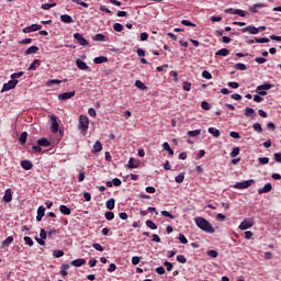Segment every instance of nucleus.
I'll return each mask as SVG.
<instances>
[{
  "mask_svg": "<svg viewBox=\"0 0 281 281\" xmlns=\"http://www.w3.org/2000/svg\"><path fill=\"white\" fill-rule=\"evenodd\" d=\"M139 260H142V258H139V257H133V258H132V265H134V266L139 265Z\"/></svg>",
  "mask_w": 281,
  "mask_h": 281,
  "instance_id": "nucleus-63",
  "label": "nucleus"
},
{
  "mask_svg": "<svg viewBox=\"0 0 281 281\" xmlns=\"http://www.w3.org/2000/svg\"><path fill=\"white\" fill-rule=\"evenodd\" d=\"M74 38L77 40V42L83 47H87V45H89V42L87 41V38L82 37L80 33H75Z\"/></svg>",
  "mask_w": 281,
  "mask_h": 281,
  "instance_id": "nucleus-8",
  "label": "nucleus"
},
{
  "mask_svg": "<svg viewBox=\"0 0 281 281\" xmlns=\"http://www.w3.org/2000/svg\"><path fill=\"white\" fill-rule=\"evenodd\" d=\"M164 265H165L167 271H171L172 269H175V266H172V263L169 261H165Z\"/></svg>",
  "mask_w": 281,
  "mask_h": 281,
  "instance_id": "nucleus-58",
  "label": "nucleus"
},
{
  "mask_svg": "<svg viewBox=\"0 0 281 281\" xmlns=\"http://www.w3.org/2000/svg\"><path fill=\"white\" fill-rule=\"evenodd\" d=\"M27 142V132H23L20 136V143L25 144Z\"/></svg>",
  "mask_w": 281,
  "mask_h": 281,
  "instance_id": "nucleus-46",
  "label": "nucleus"
},
{
  "mask_svg": "<svg viewBox=\"0 0 281 281\" xmlns=\"http://www.w3.org/2000/svg\"><path fill=\"white\" fill-rule=\"evenodd\" d=\"M254 183V180H244L241 182H236L234 184L235 190H247V188H250V186Z\"/></svg>",
  "mask_w": 281,
  "mask_h": 281,
  "instance_id": "nucleus-3",
  "label": "nucleus"
},
{
  "mask_svg": "<svg viewBox=\"0 0 281 281\" xmlns=\"http://www.w3.org/2000/svg\"><path fill=\"white\" fill-rule=\"evenodd\" d=\"M102 150V143L100 140H97L92 147V153H100Z\"/></svg>",
  "mask_w": 281,
  "mask_h": 281,
  "instance_id": "nucleus-22",
  "label": "nucleus"
},
{
  "mask_svg": "<svg viewBox=\"0 0 281 281\" xmlns=\"http://www.w3.org/2000/svg\"><path fill=\"white\" fill-rule=\"evenodd\" d=\"M94 63L97 65H102V63H109V58H106L104 56L95 57L94 58Z\"/></svg>",
  "mask_w": 281,
  "mask_h": 281,
  "instance_id": "nucleus-28",
  "label": "nucleus"
},
{
  "mask_svg": "<svg viewBox=\"0 0 281 281\" xmlns=\"http://www.w3.org/2000/svg\"><path fill=\"white\" fill-rule=\"evenodd\" d=\"M235 69H237L238 71H246L247 66L245 64L238 63L235 65Z\"/></svg>",
  "mask_w": 281,
  "mask_h": 281,
  "instance_id": "nucleus-36",
  "label": "nucleus"
},
{
  "mask_svg": "<svg viewBox=\"0 0 281 281\" xmlns=\"http://www.w3.org/2000/svg\"><path fill=\"white\" fill-rule=\"evenodd\" d=\"M135 87H137V89H140L142 91H145V89H147L146 85L140 80L135 81Z\"/></svg>",
  "mask_w": 281,
  "mask_h": 281,
  "instance_id": "nucleus-34",
  "label": "nucleus"
},
{
  "mask_svg": "<svg viewBox=\"0 0 281 281\" xmlns=\"http://www.w3.org/2000/svg\"><path fill=\"white\" fill-rule=\"evenodd\" d=\"M187 135H188L189 137H199V135H201V130L189 131V132L187 133Z\"/></svg>",
  "mask_w": 281,
  "mask_h": 281,
  "instance_id": "nucleus-33",
  "label": "nucleus"
},
{
  "mask_svg": "<svg viewBox=\"0 0 281 281\" xmlns=\"http://www.w3.org/2000/svg\"><path fill=\"white\" fill-rule=\"evenodd\" d=\"M228 87H231V89H238V87H240V85L236 81H231V82H228Z\"/></svg>",
  "mask_w": 281,
  "mask_h": 281,
  "instance_id": "nucleus-59",
  "label": "nucleus"
},
{
  "mask_svg": "<svg viewBox=\"0 0 281 281\" xmlns=\"http://www.w3.org/2000/svg\"><path fill=\"white\" fill-rule=\"evenodd\" d=\"M78 128L79 131L83 132L89 131V117H87L86 115H80Z\"/></svg>",
  "mask_w": 281,
  "mask_h": 281,
  "instance_id": "nucleus-2",
  "label": "nucleus"
},
{
  "mask_svg": "<svg viewBox=\"0 0 281 281\" xmlns=\"http://www.w3.org/2000/svg\"><path fill=\"white\" fill-rule=\"evenodd\" d=\"M201 109H203L204 111H210V109H212V106L207 103V101H202Z\"/></svg>",
  "mask_w": 281,
  "mask_h": 281,
  "instance_id": "nucleus-44",
  "label": "nucleus"
},
{
  "mask_svg": "<svg viewBox=\"0 0 281 281\" xmlns=\"http://www.w3.org/2000/svg\"><path fill=\"white\" fill-rule=\"evenodd\" d=\"M105 218L106 221H113L115 218V214L111 211L105 212Z\"/></svg>",
  "mask_w": 281,
  "mask_h": 281,
  "instance_id": "nucleus-45",
  "label": "nucleus"
},
{
  "mask_svg": "<svg viewBox=\"0 0 281 281\" xmlns=\"http://www.w3.org/2000/svg\"><path fill=\"white\" fill-rule=\"evenodd\" d=\"M93 41L104 42V41H106V36H104L103 34H97L93 36Z\"/></svg>",
  "mask_w": 281,
  "mask_h": 281,
  "instance_id": "nucleus-35",
  "label": "nucleus"
},
{
  "mask_svg": "<svg viewBox=\"0 0 281 281\" xmlns=\"http://www.w3.org/2000/svg\"><path fill=\"white\" fill-rule=\"evenodd\" d=\"M2 201H4L5 203H10L12 201V190L11 189L5 190Z\"/></svg>",
  "mask_w": 281,
  "mask_h": 281,
  "instance_id": "nucleus-15",
  "label": "nucleus"
},
{
  "mask_svg": "<svg viewBox=\"0 0 281 281\" xmlns=\"http://www.w3.org/2000/svg\"><path fill=\"white\" fill-rule=\"evenodd\" d=\"M76 95V91H70V92H64L58 94V100L65 101V100H71Z\"/></svg>",
  "mask_w": 281,
  "mask_h": 281,
  "instance_id": "nucleus-9",
  "label": "nucleus"
},
{
  "mask_svg": "<svg viewBox=\"0 0 281 281\" xmlns=\"http://www.w3.org/2000/svg\"><path fill=\"white\" fill-rule=\"evenodd\" d=\"M269 89H273V85L263 83V85L257 87V91H258L259 95H267V91H269Z\"/></svg>",
  "mask_w": 281,
  "mask_h": 281,
  "instance_id": "nucleus-5",
  "label": "nucleus"
},
{
  "mask_svg": "<svg viewBox=\"0 0 281 281\" xmlns=\"http://www.w3.org/2000/svg\"><path fill=\"white\" fill-rule=\"evenodd\" d=\"M258 8H265L263 3H256L252 7L249 8V11L252 12V14H257Z\"/></svg>",
  "mask_w": 281,
  "mask_h": 281,
  "instance_id": "nucleus-23",
  "label": "nucleus"
},
{
  "mask_svg": "<svg viewBox=\"0 0 281 281\" xmlns=\"http://www.w3.org/2000/svg\"><path fill=\"white\" fill-rule=\"evenodd\" d=\"M186 179V176L183 173L178 175L175 178L176 183H183V180Z\"/></svg>",
  "mask_w": 281,
  "mask_h": 281,
  "instance_id": "nucleus-39",
  "label": "nucleus"
},
{
  "mask_svg": "<svg viewBox=\"0 0 281 281\" xmlns=\"http://www.w3.org/2000/svg\"><path fill=\"white\" fill-rule=\"evenodd\" d=\"M50 122H52V133H58V120L56 119V115L50 116Z\"/></svg>",
  "mask_w": 281,
  "mask_h": 281,
  "instance_id": "nucleus-10",
  "label": "nucleus"
},
{
  "mask_svg": "<svg viewBox=\"0 0 281 281\" xmlns=\"http://www.w3.org/2000/svg\"><path fill=\"white\" fill-rule=\"evenodd\" d=\"M24 241L29 247H32L34 245V240H32V237L25 236Z\"/></svg>",
  "mask_w": 281,
  "mask_h": 281,
  "instance_id": "nucleus-54",
  "label": "nucleus"
},
{
  "mask_svg": "<svg viewBox=\"0 0 281 281\" xmlns=\"http://www.w3.org/2000/svg\"><path fill=\"white\" fill-rule=\"evenodd\" d=\"M76 65L81 71H87V69H89V66L82 59H77Z\"/></svg>",
  "mask_w": 281,
  "mask_h": 281,
  "instance_id": "nucleus-14",
  "label": "nucleus"
},
{
  "mask_svg": "<svg viewBox=\"0 0 281 281\" xmlns=\"http://www.w3.org/2000/svg\"><path fill=\"white\" fill-rule=\"evenodd\" d=\"M38 30H43V25L41 24H32L31 26H26L23 29L24 34H30V32H38Z\"/></svg>",
  "mask_w": 281,
  "mask_h": 281,
  "instance_id": "nucleus-7",
  "label": "nucleus"
},
{
  "mask_svg": "<svg viewBox=\"0 0 281 281\" xmlns=\"http://www.w3.org/2000/svg\"><path fill=\"white\" fill-rule=\"evenodd\" d=\"M229 136L233 137V139H240V134L238 132H231Z\"/></svg>",
  "mask_w": 281,
  "mask_h": 281,
  "instance_id": "nucleus-60",
  "label": "nucleus"
},
{
  "mask_svg": "<svg viewBox=\"0 0 281 281\" xmlns=\"http://www.w3.org/2000/svg\"><path fill=\"white\" fill-rule=\"evenodd\" d=\"M128 167L130 168H137V161L135 160V158H130Z\"/></svg>",
  "mask_w": 281,
  "mask_h": 281,
  "instance_id": "nucleus-49",
  "label": "nucleus"
},
{
  "mask_svg": "<svg viewBox=\"0 0 281 281\" xmlns=\"http://www.w3.org/2000/svg\"><path fill=\"white\" fill-rule=\"evenodd\" d=\"M215 56H229V49L222 48L215 53Z\"/></svg>",
  "mask_w": 281,
  "mask_h": 281,
  "instance_id": "nucleus-29",
  "label": "nucleus"
},
{
  "mask_svg": "<svg viewBox=\"0 0 281 281\" xmlns=\"http://www.w3.org/2000/svg\"><path fill=\"white\" fill-rule=\"evenodd\" d=\"M245 115L246 117H251L254 120V117H256V110L252 108H246Z\"/></svg>",
  "mask_w": 281,
  "mask_h": 281,
  "instance_id": "nucleus-21",
  "label": "nucleus"
},
{
  "mask_svg": "<svg viewBox=\"0 0 281 281\" xmlns=\"http://www.w3.org/2000/svg\"><path fill=\"white\" fill-rule=\"evenodd\" d=\"M177 261H178V262H181V265H186V262H187L188 260L186 259V256H183V255H178V256H177Z\"/></svg>",
  "mask_w": 281,
  "mask_h": 281,
  "instance_id": "nucleus-50",
  "label": "nucleus"
},
{
  "mask_svg": "<svg viewBox=\"0 0 281 281\" xmlns=\"http://www.w3.org/2000/svg\"><path fill=\"white\" fill-rule=\"evenodd\" d=\"M23 76V71L15 72L11 75L12 80H16V78H21Z\"/></svg>",
  "mask_w": 281,
  "mask_h": 281,
  "instance_id": "nucleus-62",
  "label": "nucleus"
},
{
  "mask_svg": "<svg viewBox=\"0 0 281 281\" xmlns=\"http://www.w3.org/2000/svg\"><path fill=\"white\" fill-rule=\"evenodd\" d=\"M92 247L97 251H104V247H102V245H100V244H93Z\"/></svg>",
  "mask_w": 281,
  "mask_h": 281,
  "instance_id": "nucleus-61",
  "label": "nucleus"
},
{
  "mask_svg": "<svg viewBox=\"0 0 281 281\" xmlns=\"http://www.w3.org/2000/svg\"><path fill=\"white\" fill-rule=\"evenodd\" d=\"M252 128L256 131V133H262V125H260V123H255Z\"/></svg>",
  "mask_w": 281,
  "mask_h": 281,
  "instance_id": "nucleus-43",
  "label": "nucleus"
},
{
  "mask_svg": "<svg viewBox=\"0 0 281 281\" xmlns=\"http://www.w3.org/2000/svg\"><path fill=\"white\" fill-rule=\"evenodd\" d=\"M195 225L196 227H199L200 229H202V232H205L206 234H214V232H216L213 227L212 224H210L207 222V220L203 218V217H195Z\"/></svg>",
  "mask_w": 281,
  "mask_h": 281,
  "instance_id": "nucleus-1",
  "label": "nucleus"
},
{
  "mask_svg": "<svg viewBox=\"0 0 281 281\" xmlns=\"http://www.w3.org/2000/svg\"><path fill=\"white\" fill-rule=\"evenodd\" d=\"M272 189L273 187L271 186V183H266L262 188L258 189V193L267 194V192H271Z\"/></svg>",
  "mask_w": 281,
  "mask_h": 281,
  "instance_id": "nucleus-12",
  "label": "nucleus"
},
{
  "mask_svg": "<svg viewBox=\"0 0 281 281\" xmlns=\"http://www.w3.org/2000/svg\"><path fill=\"white\" fill-rule=\"evenodd\" d=\"M108 210H115V199H110L105 203Z\"/></svg>",
  "mask_w": 281,
  "mask_h": 281,
  "instance_id": "nucleus-32",
  "label": "nucleus"
},
{
  "mask_svg": "<svg viewBox=\"0 0 281 281\" xmlns=\"http://www.w3.org/2000/svg\"><path fill=\"white\" fill-rule=\"evenodd\" d=\"M258 161H259V164H260L261 166H266V164H269V158H267V157H260V158L258 159Z\"/></svg>",
  "mask_w": 281,
  "mask_h": 281,
  "instance_id": "nucleus-56",
  "label": "nucleus"
},
{
  "mask_svg": "<svg viewBox=\"0 0 281 281\" xmlns=\"http://www.w3.org/2000/svg\"><path fill=\"white\" fill-rule=\"evenodd\" d=\"M53 256L55 258H63V256H65V252L63 250H55Z\"/></svg>",
  "mask_w": 281,
  "mask_h": 281,
  "instance_id": "nucleus-55",
  "label": "nucleus"
},
{
  "mask_svg": "<svg viewBox=\"0 0 281 281\" xmlns=\"http://www.w3.org/2000/svg\"><path fill=\"white\" fill-rule=\"evenodd\" d=\"M72 267H82V265H87V260L85 259H75L70 262Z\"/></svg>",
  "mask_w": 281,
  "mask_h": 281,
  "instance_id": "nucleus-19",
  "label": "nucleus"
},
{
  "mask_svg": "<svg viewBox=\"0 0 281 281\" xmlns=\"http://www.w3.org/2000/svg\"><path fill=\"white\" fill-rule=\"evenodd\" d=\"M16 85H19V80L16 79H12L9 82L4 83L2 89H1V93H5V91H10L12 89H14V87H16Z\"/></svg>",
  "mask_w": 281,
  "mask_h": 281,
  "instance_id": "nucleus-4",
  "label": "nucleus"
},
{
  "mask_svg": "<svg viewBox=\"0 0 281 281\" xmlns=\"http://www.w3.org/2000/svg\"><path fill=\"white\" fill-rule=\"evenodd\" d=\"M209 133H210V135H213V137H221V131H218L214 127H210Z\"/></svg>",
  "mask_w": 281,
  "mask_h": 281,
  "instance_id": "nucleus-30",
  "label": "nucleus"
},
{
  "mask_svg": "<svg viewBox=\"0 0 281 281\" xmlns=\"http://www.w3.org/2000/svg\"><path fill=\"white\" fill-rule=\"evenodd\" d=\"M12 243H14V237H13V236H9V237H7V238L2 241V246H3V247H10V245H12Z\"/></svg>",
  "mask_w": 281,
  "mask_h": 281,
  "instance_id": "nucleus-24",
  "label": "nucleus"
},
{
  "mask_svg": "<svg viewBox=\"0 0 281 281\" xmlns=\"http://www.w3.org/2000/svg\"><path fill=\"white\" fill-rule=\"evenodd\" d=\"M37 144L40 146H44L45 148L52 146V143H49V140H47V138H41L37 140Z\"/></svg>",
  "mask_w": 281,
  "mask_h": 281,
  "instance_id": "nucleus-26",
  "label": "nucleus"
},
{
  "mask_svg": "<svg viewBox=\"0 0 281 281\" xmlns=\"http://www.w3.org/2000/svg\"><path fill=\"white\" fill-rule=\"evenodd\" d=\"M274 159L278 164H281V153H276L274 154Z\"/></svg>",
  "mask_w": 281,
  "mask_h": 281,
  "instance_id": "nucleus-64",
  "label": "nucleus"
},
{
  "mask_svg": "<svg viewBox=\"0 0 281 281\" xmlns=\"http://www.w3.org/2000/svg\"><path fill=\"white\" fill-rule=\"evenodd\" d=\"M113 29L115 32H122L124 30V25L120 23H114Z\"/></svg>",
  "mask_w": 281,
  "mask_h": 281,
  "instance_id": "nucleus-47",
  "label": "nucleus"
},
{
  "mask_svg": "<svg viewBox=\"0 0 281 281\" xmlns=\"http://www.w3.org/2000/svg\"><path fill=\"white\" fill-rule=\"evenodd\" d=\"M41 67V60L35 59L33 63L29 66V71H36Z\"/></svg>",
  "mask_w": 281,
  "mask_h": 281,
  "instance_id": "nucleus-18",
  "label": "nucleus"
},
{
  "mask_svg": "<svg viewBox=\"0 0 281 281\" xmlns=\"http://www.w3.org/2000/svg\"><path fill=\"white\" fill-rule=\"evenodd\" d=\"M56 3H45V4H42V10H52V8H55Z\"/></svg>",
  "mask_w": 281,
  "mask_h": 281,
  "instance_id": "nucleus-53",
  "label": "nucleus"
},
{
  "mask_svg": "<svg viewBox=\"0 0 281 281\" xmlns=\"http://www.w3.org/2000/svg\"><path fill=\"white\" fill-rule=\"evenodd\" d=\"M63 80L59 79H50L46 82V87H54V85H60Z\"/></svg>",
  "mask_w": 281,
  "mask_h": 281,
  "instance_id": "nucleus-31",
  "label": "nucleus"
},
{
  "mask_svg": "<svg viewBox=\"0 0 281 281\" xmlns=\"http://www.w3.org/2000/svg\"><path fill=\"white\" fill-rule=\"evenodd\" d=\"M21 167H22L24 170H32V168H34V165H33L32 161H30V160H22V161H21Z\"/></svg>",
  "mask_w": 281,
  "mask_h": 281,
  "instance_id": "nucleus-16",
  "label": "nucleus"
},
{
  "mask_svg": "<svg viewBox=\"0 0 281 281\" xmlns=\"http://www.w3.org/2000/svg\"><path fill=\"white\" fill-rule=\"evenodd\" d=\"M36 52H38V47H37V46H31V47H29V48L24 52V55H25V56H30V54H36Z\"/></svg>",
  "mask_w": 281,
  "mask_h": 281,
  "instance_id": "nucleus-25",
  "label": "nucleus"
},
{
  "mask_svg": "<svg viewBox=\"0 0 281 281\" xmlns=\"http://www.w3.org/2000/svg\"><path fill=\"white\" fill-rule=\"evenodd\" d=\"M162 149H164V150H167V153H168L170 156L175 155V150H172V148H170V144H168L167 142H165V143L162 144Z\"/></svg>",
  "mask_w": 281,
  "mask_h": 281,
  "instance_id": "nucleus-27",
  "label": "nucleus"
},
{
  "mask_svg": "<svg viewBox=\"0 0 281 281\" xmlns=\"http://www.w3.org/2000/svg\"><path fill=\"white\" fill-rule=\"evenodd\" d=\"M178 240H179L182 245H188V238H186V235H183V234H179Z\"/></svg>",
  "mask_w": 281,
  "mask_h": 281,
  "instance_id": "nucleus-42",
  "label": "nucleus"
},
{
  "mask_svg": "<svg viewBox=\"0 0 281 281\" xmlns=\"http://www.w3.org/2000/svg\"><path fill=\"white\" fill-rule=\"evenodd\" d=\"M60 21L63 23H74V18H71V15L68 14H63L60 15Z\"/></svg>",
  "mask_w": 281,
  "mask_h": 281,
  "instance_id": "nucleus-20",
  "label": "nucleus"
},
{
  "mask_svg": "<svg viewBox=\"0 0 281 281\" xmlns=\"http://www.w3.org/2000/svg\"><path fill=\"white\" fill-rule=\"evenodd\" d=\"M241 32H248L249 34H258L259 29L254 25H248L241 30Z\"/></svg>",
  "mask_w": 281,
  "mask_h": 281,
  "instance_id": "nucleus-13",
  "label": "nucleus"
},
{
  "mask_svg": "<svg viewBox=\"0 0 281 281\" xmlns=\"http://www.w3.org/2000/svg\"><path fill=\"white\" fill-rule=\"evenodd\" d=\"M146 226L149 227V229H157V224H155L153 221L147 220Z\"/></svg>",
  "mask_w": 281,
  "mask_h": 281,
  "instance_id": "nucleus-38",
  "label": "nucleus"
},
{
  "mask_svg": "<svg viewBox=\"0 0 281 281\" xmlns=\"http://www.w3.org/2000/svg\"><path fill=\"white\" fill-rule=\"evenodd\" d=\"M161 215L166 216L167 218L175 220V215L170 214L168 211H161Z\"/></svg>",
  "mask_w": 281,
  "mask_h": 281,
  "instance_id": "nucleus-57",
  "label": "nucleus"
},
{
  "mask_svg": "<svg viewBox=\"0 0 281 281\" xmlns=\"http://www.w3.org/2000/svg\"><path fill=\"white\" fill-rule=\"evenodd\" d=\"M181 24L186 25V27H196V24L190 22L189 20H182Z\"/></svg>",
  "mask_w": 281,
  "mask_h": 281,
  "instance_id": "nucleus-37",
  "label": "nucleus"
},
{
  "mask_svg": "<svg viewBox=\"0 0 281 281\" xmlns=\"http://www.w3.org/2000/svg\"><path fill=\"white\" fill-rule=\"evenodd\" d=\"M206 256H210L211 258H218V251L216 250H207Z\"/></svg>",
  "mask_w": 281,
  "mask_h": 281,
  "instance_id": "nucleus-40",
  "label": "nucleus"
},
{
  "mask_svg": "<svg viewBox=\"0 0 281 281\" xmlns=\"http://www.w3.org/2000/svg\"><path fill=\"white\" fill-rule=\"evenodd\" d=\"M202 78H205V80H212V74H210L207 70H204L202 71Z\"/></svg>",
  "mask_w": 281,
  "mask_h": 281,
  "instance_id": "nucleus-48",
  "label": "nucleus"
},
{
  "mask_svg": "<svg viewBox=\"0 0 281 281\" xmlns=\"http://www.w3.org/2000/svg\"><path fill=\"white\" fill-rule=\"evenodd\" d=\"M43 216H45V206L41 205L37 209V216H36L37 223H41V221H43Z\"/></svg>",
  "mask_w": 281,
  "mask_h": 281,
  "instance_id": "nucleus-11",
  "label": "nucleus"
},
{
  "mask_svg": "<svg viewBox=\"0 0 281 281\" xmlns=\"http://www.w3.org/2000/svg\"><path fill=\"white\" fill-rule=\"evenodd\" d=\"M257 43H269V37H255Z\"/></svg>",
  "mask_w": 281,
  "mask_h": 281,
  "instance_id": "nucleus-51",
  "label": "nucleus"
},
{
  "mask_svg": "<svg viewBox=\"0 0 281 281\" xmlns=\"http://www.w3.org/2000/svg\"><path fill=\"white\" fill-rule=\"evenodd\" d=\"M251 227H254V220L252 218H246L239 225V229H241V231L249 229Z\"/></svg>",
  "mask_w": 281,
  "mask_h": 281,
  "instance_id": "nucleus-6",
  "label": "nucleus"
},
{
  "mask_svg": "<svg viewBox=\"0 0 281 281\" xmlns=\"http://www.w3.org/2000/svg\"><path fill=\"white\" fill-rule=\"evenodd\" d=\"M182 89L183 91H190V89H192V83L184 81Z\"/></svg>",
  "mask_w": 281,
  "mask_h": 281,
  "instance_id": "nucleus-52",
  "label": "nucleus"
},
{
  "mask_svg": "<svg viewBox=\"0 0 281 281\" xmlns=\"http://www.w3.org/2000/svg\"><path fill=\"white\" fill-rule=\"evenodd\" d=\"M238 155H240V148L239 147H235L232 153H231V157H238Z\"/></svg>",
  "mask_w": 281,
  "mask_h": 281,
  "instance_id": "nucleus-41",
  "label": "nucleus"
},
{
  "mask_svg": "<svg viewBox=\"0 0 281 281\" xmlns=\"http://www.w3.org/2000/svg\"><path fill=\"white\" fill-rule=\"evenodd\" d=\"M59 212L61 213V214H64L65 216H69V214H71V209H69L67 205H65V204H61L60 206H59Z\"/></svg>",
  "mask_w": 281,
  "mask_h": 281,
  "instance_id": "nucleus-17",
  "label": "nucleus"
}]
</instances>
